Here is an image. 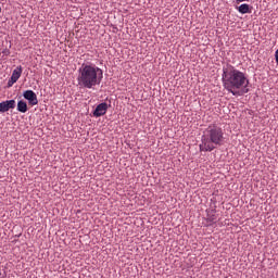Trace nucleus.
<instances>
[{"label":"nucleus","instance_id":"1","mask_svg":"<svg viewBox=\"0 0 278 278\" xmlns=\"http://www.w3.org/2000/svg\"><path fill=\"white\" fill-rule=\"evenodd\" d=\"M222 81L224 88L232 93V96H238L240 92L248 93L250 91V79L247 74L237 70L231 64L223 67Z\"/></svg>","mask_w":278,"mask_h":278},{"label":"nucleus","instance_id":"2","mask_svg":"<svg viewBox=\"0 0 278 278\" xmlns=\"http://www.w3.org/2000/svg\"><path fill=\"white\" fill-rule=\"evenodd\" d=\"M225 142L224 129L217 124L208 125L203 135L201 136V143L199 149L201 152L211 153L216 149V147H222Z\"/></svg>","mask_w":278,"mask_h":278},{"label":"nucleus","instance_id":"3","mask_svg":"<svg viewBox=\"0 0 278 278\" xmlns=\"http://www.w3.org/2000/svg\"><path fill=\"white\" fill-rule=\"evenodd\" d=\"M77 73V84L80 88L93 89L103 79V70L96 64H81Z\"/></svg>","mask_w":278,"mask_h":278},{"label":"nucleus","instance_id":"4","mask_svg":"<svg viewBox=\"0 0 278 278\" xmlns=\"http://www.w3.org/2000/svg\"><path fill=\"white\" fill-rule=\"evenodd\" d=\"M23 68L22 66H17L15 70H13V74H11V79H9V83H7V86L12 87L22 76Z\"/></svg>","mask_w":278,"mask_h":278},{"label":"nucleus","instance_id":"5","mask_svg":"<svg viewBox=\"0 0 278 278\" xmlns=\"http://www.w3.org/2000/svg\"><path fill=\"white\" fill-rule=\"evenodd\" d=\"M23 98L26 99L30 105L38 104L37 94L33 90H25L23 92Z\"/></svg>","mask_w":278,"mask_h":278},{"label":"nucleus","instance_id":"6","mask_svg":"<svg viewBox=\"0 0 278 278\" xmlns=\"http://www.w3.org/2000/svg\"><path fill=\"white\" fill-rule=\"evenodd\" d=\"M108 109H109L108 103L106 102H102V103H100V104H98L96 106V109H94L92 114H93L94 117H100V116L106 114Z\"/></svg>","mask_w":278,"mask_h":278},{"label":"nucleus","instance_id":"7","mask_svg":"<svg viewBox=\"0 0 278 278\" xmlns=\"http://www.w3.org/2000/svg\"><path fill=\"white\" fill-rule=\"evenodd\" d=\"M16 106V101L15 100H7L0 102V113H5L10 109H15Z\"/></svg>","mask_w":278,"mask_h":278},{"label":"nucleus","instance_id":"8","mask_svg":"<svg viewBox=\"0 0 278 278\" xmlns=\"http://www.w3.org/2000/svg\"><path fill=\"white\" fill-rule=\"evenodd\" d=\"M238 11L241 14H248V13H252V10L250 8V4L243 3L240 7H238Z\"/></svg>","mask_w":278,"mask_h":278},{"label":"nucleus","instance_id":"9","mask_svg":"<svg viewBox=\"0 0 278 278\" xmlns=\"http://www.w3.org/2000/svg\"><path fill=\"white\" fill-rule=\"evenodd\" d=\"M16 110L18 112H22V113H25L27 112L28 108H27V103L23 100L18 101L17 102V106H16Z\"/></svg>","mask_w":278,"mask_h":278},{"label":"nucleus","instance_id":"10","mask_svg":"<svg viewBox=\"0 0 278 278\" xmlns=\"http://www.w3.org/2000/svg\"><path fill=\"white\" fill-rule=\"evenodd\" d=\"M207 220L210 223H216L217 218L215 215L207 214Z\"/></svg>","mask_w":278,"mask_h":278},{"label":"nucleus","instance_id":"11","mask_svg":"<svg viewBox=\"0 0 278 278\" xmlns=\"http://www.w3.org/2000/svg\"><path fill=\"white\" fill-rule=\"evenodd\" d=\"M2 54H4V56H9L11 54L10 49L7 48V49L2 50Z\"/></svg>","mask_w":278,"mask_h":278},{"label":"nucleus","instance_id":"12","mask_svg":"<svg viewBox=\"0 0 278 278\" xmlns=\"http://www.w3.org/2000/svg\"><path fill=\"white\" fill-rule=\"evenodd\" d=\"M235 1L240 3V2H245V1H249V0H235Z\"/></svg>","mask_w":278,"mask_h":278},{"label":"nucleus","instance_id":"13","mask_svg":"<svg viewBox=\"0 0 278 278\" xmlns=\"http://www.w3.org/2000/svg\"><path fill=\"white\" fill-rule=\"evenodd\" d=\"M275 56H278V49H277L276 52H275Z\"/></svg>","mask_w":278,"mask_h":278},{"label":"nucleus","instance_id":"14","mask_svg":"<svg viewBox=\"0 0 278 278\" xmlns=\"http://www.w3.org/2000/svg\"><path fill=\"white\" fill-rule=\"evenodd\" d=\"M275 60H276V63H277V65H278V56H275Z\"/></svg>","mask_w":278,"mask_h":278}]
</instances>
